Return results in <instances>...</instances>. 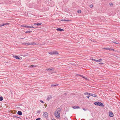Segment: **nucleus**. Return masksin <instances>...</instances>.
<instances>
[{"label":"nucleus","mask_w":120,"mask_h":120,"mask_svg":"<svg viewBox=\"0 0 120 120\" xmlns=\"http://www.w3.org/2000/svg\"><path fill=\"white\" fill-rule=\"evenodd\" d=\"M61 109L59 108L57 109L55 112L54 114L55 117L57 119L60 117V114L61 112Z\"/></svg>","instance_id":"1"},{"label":"nucleus","mask_w":120,"mask_h":120,"mask_svg":"<svg viewBox=\"0 0 120 120\" xmlns=\"http://www.w3.org/2000/svg\"><path fill=\"white\" fill-rule=\"evenodd\" d=\"M43 116L46 118H47L48 116L47 112H44L43 113Z\"/></svg>","instance_id":"2"},{"label":"nucleus","mask_w":120,"mask_h":120,"mask_svg":"<svg viewBox=\"0 0 120 120\" xmlns=\"http://www.w3.org/2000/svg\"><path fill=\"white\" fill-rule=\"evenodd\" d=\"M26 45H36V44L35 42H29L28 43H26Z\"/></svg>","instance_id":"3"},{"label":"nucleus","mask_w":120,"mask_h":120,"mask_svg":"<svg viewBox=\"0 0 120 120\" xmlns=\"http://www.w3.org/2000/svg\"><path fill=\"white\" fill-rule=\"evenodd\" d=\"M92 60H93L94 61L96 62H101L102 60V59H99V60H95L94 59H92Z\"/></svg>","instance_id":"4"},{"label":"nucleus","mask_w":120,"mask_h":120,"mask_svg":"<svg viewBox=\"0 0 120 120\" xmlns=\"http://www.w3.org/2000/svg\"><path fill=\"white\" fill-rule=\"evenodd\" d=\"M109 116L110 117H112L113 116V114L111 112H109Z\"/></svg>","instance_id":"5"},{"label":"nucleus","mask_w":120,"mask_h":120,"mask_svg":"<svg viewBox=\"0 0 120 120\" xmlns=\"http://www.w3.org/2000/svg\"><path fill=\"white\" fill-rule=\"evenodd\" d=\"M103 49L109 50H114L109 48H104Z\"/></svg>","instance_id":"6"},{"label":"nucleus","mask_w":120,"mask_h":120,"mask_svg":"<svg viewBox=\"0 0 120 120\" xmlns=\"http://www.w3.org/2000/svg\"><path fill=\"white\" fill-rule=\"evenodd\" d=\"M46 69L47 71H51V70H54V69L52 68H47Z\"/></svg>","instance_id":"7"},{"label":"nucleus","mask_w":120,"mask_h":120,"mask_svg":"<svg viewBox=\"0 0 120 120\" xmlns=\"http://www.w3.org/2000/svg\"><path fill=\"white\" fill-rule=\"evenodd\" d=\"M9 24V23H4L3 24H0V27H1L5 25H8Z\"/></svg>","instance_id":"8"},{"label":"nucleus","mask_w":120,"mask_h":120,"mask_svg":"<svg viewBox=\"0 0 120 120\" xmlns=\"http://www.w3.org/2000/svg\"><path fill=\"white\" fill-rule=\"evenodd\" d=\"M89 95L93 97H96L97 96L96 94L92 93H90L89 94Z\"/></svg>","instance_id":"9"},{"label":"nucleus","mask_w":120,"mask_h":120,"mask_svg":"<svg viewBox=\"0 0 120 120\" xmlns=\"http://www.w3.org/2000/svg\"><path fill=\"white\" fill-rule=\"evenodd\" d=\"M98 106H102L103 107L104 106V105L103 104V103H101L100 102H99V103H98Z\"/></svg>","instance_id":"10"},{"label":"nucleus","mask_w":120,"mask_h":120,"mask_svg":"<svg viewBox=\"0 0 120 120\" xmlns=\"http://www.w3.org/2000/svg\"><path fill=\"white\" fill-rule=\"evenodd\" d=\"M52 97L51 95L49 96L47 98V100L49 101L50 99L52 98Z\"/></svg>","instance_id":"11"},{"label":"nucleus","mask_w":120,"mask_h":120,"mask_svg":"<svg viewBox=\"0 0 120 120\" xmlns=\"http://www.w3.org/2000/svg\"><path fill=\"white\" fill-rule=\"evenodd\" d=\"M56 30L57 31L59 30L60 31H64V30L63 29H61L60 28H57Z\"/></svg>","instance_id":"12"},{"label":"nucleus","mask_w":120,"mask_h":120,"mask_svg":"<svg viewBox=\"0 0 120 120\" xmlns=\"http://www.w3.org/2000/svg\"><path fill=\"white\" fill-rule=\"evenodd\" d=\"M72 108L74 109H78L79 108L78 106H73L72 107Z\"/></svg>","instance_id":"13"},{"label":"nucleus","mask_w":120,"mask_h":120,"mask_svg":"<svg viewBox=\"0 0 120 120\" xmlns=\"http://www.w3.org/2000/svg\"><path fill=\"white\" fill-rule=\"evenodd\" d=\"M53 55H56L58 54V52L56 51H53Z\"/></svg>","instance_id":"14"},{"label":"nucleus","mask_w":120,"mask_h":120,"mask_svg":"<svg viewBox=\"0 0 120 120\" xmlns=\"http://www.w3.org/2000/svg\"><path fill=\"white\" fill-rule=\"evenodd\" d=\"M13 56L14 58H15L16 59H20L19 57L18 56Z\"/></svg>","instance_id":"15"},{"label":"nucleus","mask_w":120,"mask_h":120,"mask_svg":"<svg viewBox=\"0 0 120 120\" xmlns=\"http://www.w3.org/2000/svg\"><path fill=\"white\" fill-rule=\"evenodd\" d=\"M17 113L19 115H21L22 114V112L19 111Z\"/></svg>","instance_id":"16"},{"label":"nucleus","mask_w":120,"mask_h":120,"mask_svg":"<svg viewBox=\"0 0 120 120\" xmlns=\"http://www.w3.org/2000/svg\"><path fill=\"white\" fill-rule=\"evenodd\" d=\"M99 103V102H95L94 103V104L95 105H98V103Z\"/></svg>","instance_id":"17"},{"label":"nucleus","mask_w":120,"mask_h":120,"mask_svg":"<svg viewBox=\"0 0 120 120\" xmlns=\"http://www.w3.org/2000/svg\"><path fill=\"white\" fill-rule=\"evenodd\" d=\"M34 28V27L33 26H28V28Z\"/></svg>","instance_id":"18"},{"label":"nucleus","mask_w":120,"mask_h":120,"mask_svg":"<svg viewBox=\"0 0 120 120\" xmlns=\"http://www.w3.org/2000/svg\"><path fill=\"white\" fill-rule=\"evenodd\" d=\"M58 84H56V85H55V84H52L51 85V86H58Z\"/></svg>","instance_id":"19"},{"label":"nucleus","mask_w":120,"mask_h":120,"mask_svg":"<svg viewBox=\"0 0 120 120\" xmlns=\"http://www.w3.org/2000/svg\"><path fill=\"white\" fill-rule=\"evenodd\" d=\"M3 99V98L1 96L0 97V101H2Z\"/></svg>","instance_id":"20"},{"label":"nucleus","mask_w":120,"mask_h":120,"mask_svg":"<svg viewBox=\"0 0 120 120\" xmlns=\"http://www.w3.org/2000/svg\"><path fill=\"white\" fill-rule=\"evenodd\" d=\"M61 21H69V20H65V19H64V20H61Z\"/></svg>","instance_id":"21"},{"label":"nucleus","mask_w":120,"mask_h":120,"mask_svg":"<svg viewBox=\"0 0 120 120\" xmlns=\"http://www.w3.org/2000/svg\"><path fill=\"white\" fill-rule=\"evenodd\" d=\"M32 31H27L25 32V33H31Z\"/></svg>","instance_id":"22"},{"label":"nucleus","mask_w":120,"mask_h":120,"mask_svg":"<svg viewBox=\"0 0 120 120\" xmlns=\"http://www.w3.org/2000/svg\"><path fill=\"white\" fill-rule=\"evenodd\" d=\"M42 24L41 23H37V24H36V25L37 26H39L41 25Z\"/></svg>","instance_id":"23"},{"label":"nucleus","mask_w":120,"mask_h":120,"mask_svg":"<svg viewBox=\"0 0 120 120\" xmlns=\"http://www.w3.org/2000/svg\"><path fill=\"white\" fill-rule=\"evenodd\" d=\"M49 53L51 55H53V52H50Z\"/></svg>","instance_id":"24"},{"label":"nucleus","mask_w":120,"mask_h":120,"mask_svg":"<svg viewBox=\"0 0 120 120\" xmlns=\"http://www.w3.org/2000/svg\"><path fill=\"white\" fill-rule=\"evenodd\" d=\"M89 94H90V93H88L87 92H86L84 93V94L85 95H89Z\"/></svg>","instance_id":"25"},{"label":"nucleus","mask_w":120,"mask_h":120,"mask_svg":"<svg viewBox=\"0 0 120 120\" xmlns=\"http://www.w3.org/2000/svg\"><path fill=\"white\" fill-rule=\"evenodd\" d=\"M78 13H80L81 12V11L80 10H79L78 11Z\"/></svg>","instance_id":"26"},{"label":"nucleus","mask_w":120,"mask_h":120,"mask_svg":"<svg viewBox=\"0 0 120 120\" xmlns=\"http://www.w3.org/2000/svg\"><path fill=\"white\" fill-rule=\"evenodd\" d=\"M112 42L113 43H115L116 44H119V43L118 42Z\"/></svg>","instance_id":"27"},{"label":"nucleus","mask_w":120,"mask_h":120,"mask_svg":"<svg viewBox=\"0 0 120 120\" xmlns=\"http://www.w3.org/2000/svg\"><path fill=\"white\" fill-rule=\"evenodd\" d=\"M90 8H92L93 7V5L92 4H91L90 5Z\"/></svg>","instance_id":"28"},{"label":"nucleus","mask_w":120,"mask_h":120,"mask_svg":"<svg viewBox=\"0 0 120 120\" xmlns=\"http://www.w3.org/2000/svg\"><path fill=\"white\" fill-rule=\"evenodd\" d=\"M40 101L41 102V103H44V101H42V100H40Z\"/></svg>","instance_id":"29"},{"label":"nucleus","mask_w":120,"mask_h":120,"mask_svg":"<svg viewBox=\"0 0 120 120\" xmlns=\"http://www.w3.org/2000/svg\"><path fill=\"white\" fill-rule=\"evenodd\" d=\"M79 75V76H81V77H82L83 78H85V77H84V76H83V75Z\"/></svg>","instance_id":"30"},{"label":"nucleus","mask_w":120,"mask_h":120,"mask_svg":"<svg viewBox=\"0 0 120 120\" xmlns=\"http://www.w3.org/2000/svg\"><path fill=\"white\" fill-rule=\"evenodd\" d=\"M41 118H38L36 120H41Z\"/></svg>","instance_id":"31"},{"label":"nucleus","mask_w":120,"mask_h":120,"mask_svg":"<svg viewBox=\"0 0 120 120\" xmlns=\"http://www.w3.org/2000/svg\"><path fill=\"white\" fill-rule=\"evenodd\" d=\"M37 113H40V110H38L37 111Z\"/></svg>","instance_id":"32"},{"label":"nucleus","mask_w":120,"mask_h":120,"mask_svg":"<svg viewBox=\"0 0 120 120\" xmlns=\"http://www.w3.org/2000/svg\"><path fill=\"white\" fill-rule=\"evenodd\" d=\"M35 67L34 66L31 65V66H30V68H33V67Z\"/></svg>","instance_id":"33"},{"label":"nucleus","mask_w":120,"mask_h":120,"mask_svg":"<svg viewBox=\"0 0 120 120\" xmlns=\"http://www.w3.org/2000/svg\"><path fill=\"white\" fill-rule=\"evenodd\" d=\"M25 25H22L21 26L22 27H24Z\"/></svg>","instance_id":"34"},{"label":"nucleus","mask_w":120,"mask_h":120,"mask_svg":"<svg viewBox=\"0 0 120 120\" xmlns=\"http://www.w3.org/2000/svg\"><path fill=\"white\" fill-rule=\"evenodd\" d=\"M89 95H89L88 96H86V97L87 98H89Z\"/></svg>","instance_id":"35"},{"label":"nucleus","mask_w":120,"mask_h":120,"mask_svg":"<svg viewBox=\"0 0 120 120\" xmlns=\"http://www.w3.org/2000/svg\"><path fill=\"white\" fill-rule=\"evenodd\" d=\"M103 64V63H99V64Z\"/></svg>","instance_id":"36"},{"label":"nucleus","mask_w":120,"mask_h":120,"mask_svg":"<svg viewBox=\"0 0 120 120\" xmlns=\"http://www.w3.org/2000/svg\"><path fill=\"white\" fill-rule=\"evenodd\" d=\"M24 27L28 28V26L26 25Z\"/></svg>","instance_id":"37"},{"label":"nucleus","mask_w":120,"mask_h":120,"mask_svg":"<svg viewBox=\"0 0 120 120\" xmlns=\"http://www.w3.org/2000/svg\"><path fill=\"white\" fill-rule=\"evenodd\" d=\"M83 109L84 110V111H86V109H84V108H83Z\"/></svg>","instance_id":"38"},{"label":"nucleus","mask_w":120,"mask_h":120,"mask_svg":"<svg viewBox=\"0 0 120 120\" xmlns=\"http://www.w3.org/2000/svg\"><path fill=\"white\" fill-rule=\"evenodd\" d=\"M109 4L110 5H112V3H110Z\"/></svg>","instance_id":"39"},{"label":"nucleus","mask_w":120,"mask_h":120,"mask_svg":"<svg viewBox=\"0 0 120 120\" xmlns=\"http://www.w3.org/2000/svg\"><path fill=\"white\" fill-rule=\"evenodd\" d=\"M34 25H36V24H37V23H34Z\"/></svg>","instance_id":"40"},{"label":"nucleus","mask_w":120,"mask_h":120,"mask_svg":"<svg viewBox=\"0 0 120 120\" xmlns=\"http://www.w3.org/2000/svg\"><path fill=\"white\" fill-rule=\"evenodd\" d=\"M52 120H55L54 119H52Z\"/></svg>","instance_id":"41"},{"label":"nucleus","mask_w":120,"mask_h":120,"mask_svg":"<svg viewBox=\"0 0 120 120\" xmlns=\"http://www.w3.org/2000/svg\"><path fill=\"white\" fill-rule=\"evenodd\" d=\"M65 94H67L66 93H65Z\"/></svg>","instance_id":"42"}]
</instances>
